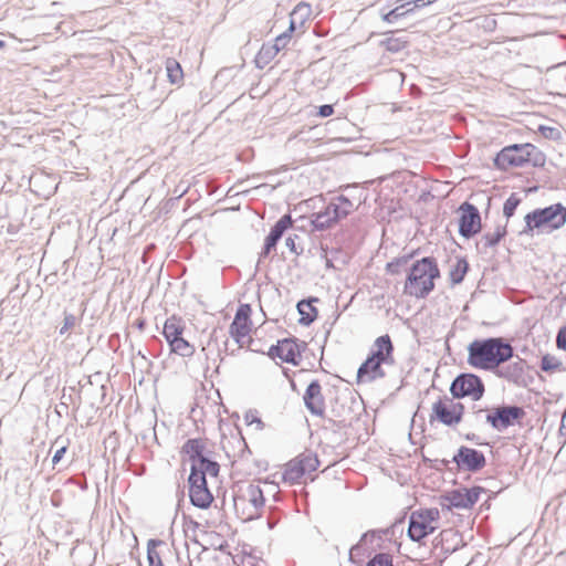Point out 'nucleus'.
<instances>
[{
	"label": "nucleus",
	"instance_id": "obj_41",
	"mask_svg": "<svg viewBox=\"0 0 566 566\" xmlns=\"http://www.w3.org/2000/svg\"><path fill=\"white\" fill-rule=\"evenodd\" d=\"M366 566H394L392 556L388 553H376L366 563Z\"/></svg>",
	"mask_w": 566,
	"mask_h": 566
},
{
	"label": "nucleus",
	"instance_id": "obj_47",
	"mask_svg": "<svg viewBox=\"0 0 566 566\" xmlns=\"http://www.w3.org/2000/svg\"><path fill=\"white\" fill-rule=\"evenodd\" d=\"M247 424H253L255 423L258 426L259 430H262L264 428V422L261 420V418L258 416V412L255 410H249L244 416Z\"/></svg>",
	"mask_w": 566,
	"mask_h": 566
},
{
	"label": "nucleus",
	"instance_id": "obj_39",
	"mask_svg": "<svg viewBox=\"0 0 566 566\" xmlns=\"http://www.w3.org/2000/svg\"><path fill=\"white\" fill-rule=\"evenodd\" d=\"M521 202L522 199L515 192H512L511 196L505 200L503 205V214L507 220L514 216Z\"/></svg>",
	"mask_w": 566,
	"mask_h": 566
},
{
	"label": "nucleus",
	"instance_id": "obj_45",
	"mask_svg": "<svg viewBox=\"0 0 566 566\" xmlns=\"http://www.w3.org/2000/svg\"><path fill=\"white\" fill-rule=\"evenodd\" d=\"M76 324H77V317L74 314H72V313L64 312L63 325L59 329V334L60 335L66 334Z\"/></svg>",
	"mask_w": 566,
	"mask_h": 566
},
{
	"label": "nucleus",
	"instance_id": "obj_61",
	"mask_svg": "<svg viewBox=\"0 0 566 566\" xmlns=\"http://www.w3.org/2000/svg\"><path fill=\"white\" fill-rule=\"evenodd\" d=\"M559 433H560V436H565L566 437V408H565V411L563 412V416H562Z\"/></svg>",
	"mask_w": 566,
	"mask_h": 566
},
{
	"label": "nucleus",
	"instance_id": "obj_15",
	"mask_svg": "<svg viewBox=\"0 0 566 566\" xmlns=\"http://www.w3.org/2000/svg\"><path fill=\"white\" fill-rule=\"evenodd\" d=\"M516 360L507 365H499L492 373L507 382H511L517 387H526L528 385L527 377L525 375V368L527 367L526 360L516 356Z\"/></svg>",
	"mask_w": 566,
	"mask_h": 566
},
{
	"label": "nucleus",
	"instance_id": "obj_49",
	"mask_svg": "<svg viewBox=\"0 0 566 566\" xmlns=\"http://www.w3.org/2000/svg\"><path fill=\"white\" fill-rule=\"evenodd\" d=\"M62 402L61 405L65 406L67 408L69 405L75 406L76 409L81 406V396L80 394L77 396H73L72 394L66 396L65 392L62 395Z\"/></svg>",
	"mask_w": 566,
	"mask_h": 566
},
{
	"label": "nucleus",
	"instance_id": "obj_54",
	"mask_svg": "<svg viewBox=\"0 0 566 566\" xmlns=\"http://www.w3.org/2000/svg\"><path fill=\"white\" fill-rule=\"evenodd\" d=\"M455 537L457 534L453 533L452 530H446V531H442L439 535V537H436L434 538V546L437 547L439 544H443L444 541H448L449 537Z\"/></svg>",
	"mask_w": 566,
	"mask_h": 566
},
{
	"label": "nucleus",
	"instance_id": "obj_62",
	"mask_svg": "<svg viewBox=\"0 0 566 566\" xmlns=\"http://www.w3.org/2000/svg\"><path fill=\"white\" fill-rule=\"evenodd\" d=\"M239 348H243L248 345L247 337H232Z\"/></svg>",
	"mask_w": 566,
	"mask_h": 566
},
{
	"label": "nucleus",
	"instance_id": "obj_59",
	"mask_svg": "<svg viewBox=\"0 0 566 566\" xmlns=\"http://www.w3.org/2000/svg\"><path fill=\"white\" fill-rule=\"evenodd\" d=\"M280 240L276 238H273L272 235L268 234L264 240V244L271 248L273 251L276 249V245Z\"/></svg>",
	"mask_w": 566,
	"mask_h": 566
},
{
	"label": "nucleus",
	"instance_id": "obj_3",
	"mask_svg": "<svg viewBox=\"0 0 566 566\" xmlns=\"http://www.w3.org/2000/svg\"><path fill=\"white\" fill-rule=\"evenodd\" d=\"M545 155L535 145L512 144L503 147L494 157L493 165L499 170L505 171L511 167H524L531 164L533 167L545 165Z\"/></svg>",
	"mask_w": 566,
	"mask_h": 566
},
{
	"label": "nucleus",
	"instance_id": "obj_28",
	"mask_svg": "<svg viewBox=\"0 0 566 566\" xmlns=\"http://www.w3.org/2000/svg\"><path fill=\"white\" fill-rule=\"evenodd\" d=\"M277 53V49H274L271 44H263L255 56V66L258 69H264Z\"/></svg>",
	"mask_w": 566,
	"mask_h": 566
},
{
	"label": "nucleus",
	"instance_id": "obj_58",
	"mask_svg": "<svg viewBox=\"0 0 566 566\" xmlns=\"http://www.w3.org/2000/svg\"><path fill=\"white\" fill-rule=\"evenodd\" d=\"M272 251L273 250L271 248H269L268 245L263 244L262 250L259 253L258 265H260L262 260L266 259L271 254Z\"/></svg>",
	"mask_w": 566,
	"mask_h": 566
},
{
	"label": "nucleus",
	"instance_id": "obj_43",
	"mask_svg": "<svg viewBox=\"0 0 566 566\" xmlns=\"http://www.w3.org/2000/svg\"><path fill=\"white\" fill-rule=\"evenodd\" d=\"M538 132L546 139L558 140L562 138V133L557 127L539 125Z\"/></svg>",
	"mask_w": 566,
	"mask_h": 566
},
{
	"label": "nucleus",
	"instance_id": "obj_9",
	"mask_svg": "<svg viewBox=\"0 0 566 566\" xmlns=\"http://www.w3.org/2000/svg\"><path fill=\"white\" fill-rule=\"evenodd\" d=\"M484 391L485 386L481 377L471 373L458 375L450 385V394L455 399L470 397L478 401L483 397Z\"/></svg>",
	"mask_w": 566,
	"mask_h": 566
},
{
	"label": "nucleus",
	"instance_id": "obj_11",
	"mask_svg": "<svg viewBox=\"0 0 566 566\" xmlns=\"http://www.w3.org/2000/svg\"><path fill=\"white\" fill-rule=\"evenodd\" d=\"M485 492L482 486L460 488L447 492L442 500V505L448 510H469L479 501L480 494Z\"/></svg>",
	"mask_w": 566,
	"mask_h": 566
},
{
	"label": "nucleus",
	"instance_id": "obj_1",
	"mask_svg": "<svg viewBox=\"0 0 566 566\" xmlns=\"http://www.w3.org/2000/svg\"><path fill=\"white\" fill-rule=\"evenodd\" d=\"M467 349L470 366L491 373L515 356L513 346L504 337L474 339Z\"/></svg>",
	"mask_w": 566,
	"mask_h": 566
},
{
	"label": "nucleus",
	"instance_id": "obj_26",
	"mask_svg": "<svg viewBox=\"0 0 566 566\" xmlns=\"http://www.w3.org/2000/svg\"><path fill=\"white\" fill-rule=\"evenodd\" d=\"M165 66L169 82L177 85L181 84L184 81V71L180 63L174 57H168Z\"/></svg>",
	"mask_w": 566,
	"mask_h": 566
},
{
	"label": "nucleus",
	"instance_id": "obj_10",
	"mask_svg": "<svg viewBox=\"0 0 566 566\" xmlns=\"http://www.w3.org/2000/svg\"><path fill=\"white\" fill-rule=\"evenodd\" d=\"M306 343L296 337L279 339L276 344L271 345L266 355L272 358H280L282 361L298 366L302 352L305 350Z\"/></svg>",
	"mask_w": 566,
	"mask_h": 566
},
{
	"label": "nucleus",
	"instance_id": "obj_53",
	"mask_svg": "<svg viewBox=\"0 0 566 566\" xmlns=\"http://www.w3.org/2000/svg\"><path fill=\"white\" fill-rule=\"evenodd\" d=\"M556 345L559 349L566 350V325L559 328L556 336Z\"/></svg>",
	"mask_w": 566,
	"mask_h": 566
},
{
	"label": "nucleus",
	"instance_id": "obj_22",
	"mask_svg": "<svg viewBox=\"0 0 566 566\" xmlns=\"http://www.w3.org/2000/svg\"><path fill=\"white\" fill-rule=\"evenodd\" d=\"M506 224L497 226L494 232H485L481 239V251L486 252L488 249L496 247L501 240L506 235Z\"/></svg>",
	"mask_w": 566,
	"mask_h": 566
},
{
	"label": "nucleus",
	"instance_id": "obj_60",
	"mask_svg": "<svg viewBox=\"0 0 566 566\" xmlns=\"http://www.w3.org/2000/svg\"><path fill=\"white\" fill-rule=\"evenodd\" d=\"M437 0H413V1H410L411 4H413V9L415 8H422V7H426L428 4H431L433 2H436Z\"/></svg>",
	"mask_w": 566,
	"mask_h": 566
},
{
	"label": "nucleus",
	"instance_id": "obj_25",
	"mask_svg": "<svg viewBox=\"0 0 566 566\" xmlns=\"http://www.w3.org/2000/svg\"><path fill=\"white\" fill-rule=\"evenodd\" d=\"M302 462L296 457L291 460L283 472V480L290 484H295L298 480L305 474L304 468H302Z\"/></svg>",
	"mask_w": 566,
	"mask_h": 566
},
{
	"label": "nucleus",
	"instance_id": "obj_30",
	"mask_svg": "<svg viewBox=\"0 0 566 566\" xmlns=\"http://www.w3.org/2000/svg\"><path fill=\"white\" fill-rule=\"evenodd\" d=\"M311 223L313 229L316 231H324L335 226L329 214L324 210L313 213L311 217Z\"/></svg>",
	"mask_w": 566,
	"mask_h": 566
},
{
	"label": "nucleus",
	"instance_id": "obj_7",
	"mask_svg": "<svg viewBox=\"0 0 566 566\" xmlns=\"http://www.w3.org/2000/svg\"><path fill=\"white\" fill-rule=\"evenodd\" d=\"M455 398L448 396L440 397L433 405L430 415V422L437 420L447 427H455L462 421L464 405L454 401Z\"/></svg>",
	"mask_w": 566,
	"mask_h": 566
},
{
	"label": "nucleus",
	"instance_id": "obj_46",
	"mask_svg": "<svg viewBox=\"0 0 566 566\" xmlns=\"http://www.w3.org/2000/svg\"><path fill=\"white\" fill-rule=\"evenodd\" d=\"M423 462H426V463L430 462V468L433 470H437V471H442V470L452 471V468L449 467V464L452 463V459L451 460H447V459L430 460V459L423 457Z\"/></svg>",
	"mask_w": 566,
	"mask_h": 566
},
{
	"label": "nucleus",
	"instance_id": "obj_48",
	"mask_svg": "<svg viewBox=\"0 0 566 566\" xmlns=\"http://www.w3.org/2000/svg\"><path fill=\"white\" fill-rule=\"evenodd\" d=\"M291 38L292 36L290 35L289 32H283L275 38L274 43L271 45L274 46V49H277V52H280L287 45Z\"/></svg>",
	"mask_w": 566,
	"mask_h": 566
},
{
	"label": "nucleus",
	"instance_id": "obj_21",
	"mask_svg": "<svg viewBox=\"0 0 566 566\" xmlns=\"http://www.w3.org/2000/svg\"><path fill=\"white\" fill-rule=\"evenodd\" d=\"M184 326L180 324V321L175 316L169 317L165 324L163 329V335L167 340L168 345L177 340L182 336Z\"/></svg>",
	"mask_w": 566,
	"mask_h": 566
},
{
	"label": "nucleus",
	"instance_id": "obj_64",
	"mask_svg": "<svg viewBox=\"0 0 566 566\" xmlns=\"http://www.w3.org/2000/svg\"><path fill=\"white\" fill-rule=\"evenodd\" d=\"M145 325H146V323H145V321H144V319H138V321L136 322V326H137V328H138V329H144V328H145Z\"/></svg>",
	"mask_w": 566,
	"mask_h": 566
},
{
	"label": "nucleus",
	"instance_id": "obj_34",
	"mask_svg": "<svg viewBox=\"0 0 566 566\" xmlns=\"http://www.w3.org/2000/svg\"><path fill=\"white\" fill-rule=\"evenodd\" d=\"M541 369L545 373H554L564 370L563 363L555 356L545 354L541 359Z\"/></svg>",
	"mask_w": 566,
	"mask_h": 566
},
{
	"label": "nucleus",
	"instance_id": "obj_19",
	"mask_svg": "<svg viewBox=\"0 0 566 566\" xmlns=\"http://www.w3.org/2000/svg\"><path fill=\"white\" fill-rule=\"evenodd\" d=\"M382 366H385V364L373 360L371 358H366L357 370V382H373L377 379L384 378L386 373Z\"/></svg>",
	"mask_w": 566,
	"mask_h": 566
},
{
	"label": "nucleus",
	"instance_id": "obj_17",
	"mask_svg": "<svg viewBox=\"0 0 566 566\" xmlns=\"http://www.w3.org/2000/svg\"><path fill=\"white\" fill-rule=\"evenodd\" d=\"M306 409L314 416H323L325 410V399L322 395V386L317 379L312 380L303 396Z\"/></svg>",
	"mask_w": 566,
	"mask_h": 566
},
{
	"label": "nucleus",
	"instance_id": "obj_57",
	"mask_svg": "<svg viewBox=\"0 0 566 566\" xmlns=\"http://www.w3.org/2000/svg\"><path fill=\"white\" fill-rule=\"evenodd\" d=\"M247 347L254 353H262L264 354L262 347L260 346V340H255L251 337L248 338V345Z\"/></svg>",
	"mask_w": 566,
	"mask_h": 566
},
{
	"label": "nucleus",
	"instance_id": "obj_52",
	"mask_svg": "<svg viewBox=\"0 0 566 566\" xmlns=\"http://www.w3.org/2000/svg\"><path fill=\"white\" fill-rule=\"evenodd\" d=\"M403 524H405V517L397 518L389 527V530L392 531V536L396 538L397 535H402L403 533Z\"/></svg>",
	"mask_w": 566,
	"mask_h": 566
},
{
	"label": "nucleus",
	"instance_id": "obj_38",
	"mask_svg": "<svg viewBox=\"0 0 566 566\" xmlns=\"http://www.w3.org/2000/svg\"><path fill=\"white\" fill-rule=\"evenodd\" d=\"M297 458L302 462L301 464L302 468H304V473H311L319 465V460L315 453H302Z\"/></svg>",
	"mask_w": 566,
	"mask_h": 566
},
{
	"label": "nucleus",
	"instance_id": "obj_16",
	"mask_svg": "<svg viewBox=\"0 0 566 566\" xmlns=\"http://www.w3.org/2000/svg\"><path fill=\"white\" fill-rule=\"evenodd\" d=\"M392 531L394 530H389V527H385V528L369 530V531L365 532L360 536V539L358 541V543H356L355 545H353L349 548V560L352 563L356 564L357 563L356 557L365 555L364 546L367 544H373V542L375 539H377L378 542L392 541L394 539Z\"/></svg>",
	"mask_w": 566,
	"mask_h": 566
},
{
	"label": "nucleus",
	"instance_id": "obj_24",
	"mask_svg": "<svg viewBox=\"0 0 566 566\" xmlns=\"http://www.w3.org/2000/svg\"><path fill=\"white\" fill-rule=\"evenodd\" d=\"M470 269L469 262L465 258H457L454 264L451 265L449 277L452 285H458L463 282Z\"/></svg>",
	"mask_w": 566,
	"mask_h": 566
},
{
	"label": "nucleus",
	"instance_id": "obj_31",
	"mask_svg": "<svg viewBox=\"0 0 566 566\" xmlns=\"http://www.w3.org/2000/svg\"><path fill=\"white\" fill-rule=\"evenodd\" d=\"M293 220L291 214L286 213L282 216L270 229L269 234L277 240H281L284 232L292 227Z\"/></svg>",
	"mask_w": 566,
	"mask_h": 566
},
{
	"label": "nucleus",
	"instance_id": "obj_4",
	"mask_svg": "<svg viewBox=\"0 0 566 566\" xmlns=\"http://www.w3.org/2000/svg\"><path fill=\"white\" fill-rule=\"evenodd\" d=\"M525 227L522 233L530 234L534 230L547 229V232L558 230L566 223V207L554 203L545 208H537L524 217Z\"/></svg>",
	"mask_w": 566,
	"mask_h": 566
},
{
	"label": "nucleus",
	"instance_id": "obj_44",
	"mask_svg": "<svg viewBox=\"0 0 566 566\" xmlns=\"http://www.w3.org/2000/svg\"><path fill=\"white\" fill-rule=\"evenodd\" d=\"M337 205L340 206L343 210L346 211V214L349 216L356 208V203L349 198V196L339 195L334 198Z\"/></svg>",
	"mask_w": 566,
	"mask_h": 566
},
{
	"label": "nucleus",
	"instance_id": "obj_32",
	"mask_svg": "<svg viewBox=\"0 0 566 566\" xmlns=\"http://www.w3.org/2000/svg\"><path fill=\"white\" fill-rule=\"evenodd\" d=\"M170 352L181 357H190L195 353V347L182 336L169 345Z\"/></svg>",
	"mask_w": 566,
	"mask_h": 566
},
{
	"label": "nucleus",
	"instance_id": "obj_40",
	"mask_svg": "<svg viewBox=\"0 0 566 566\" xmlns=\"http://www.w3.org/2000/svg\"><path fill=\"white\" fill-rule=\"evenodd\" d=\"M324 209L335 224L347 217L346 211L337 205L335 199H333Z\"/></svg>",
	"mask_w": 566,
	"mask_h": 566
},
{
	"label": "nucleus",
	"instance_id": "obj_23",
	"mask_svg": "<svg viewBox=\"0 0 566 566\" xmlns=\"http://www.w3.org/2000/svg\"><path fill=\"white\" fill-rule=\"evenodd\" d=\"M311 13V7L307 3L301 2L298 3L293 11L291 12V20L289 29L285 32H289L292 36V33L296 30V22L300 21V24H304Z\"/></svg>",
	"mask_w": 566,
	"mask_h": 566
},
{
	"label": "nucleus",
	"instance_id": "obj_29",
	"mask_svg": "<svg viewBox=\"0 0 566 566\" xmlns=\"http://www.w3.org/2000/svg\"><path fill=\"white\" fill-rule=\"evenodd\" d=\"M410 6H411L410 1L402 3L400 6H397L392 10H390L386 13H382L381 18L385 22L394 23L398 19L403 18V17L408 15L409 13L413 12V8H411Z\"/></svg>",
	"mask_w": 566,
	"mask_h": 566
},
{
	"label": "nucleus",
	"instance_id": "obj_6",
	"mask_svg": "<svg viewBox=\"0 0 566 566\" xmlns=\"http://www.w3.org/2000/svg\"><path fill=\"white\" fill-rule=\"evenodd\" d=\"M440 518L438 509H420L411 512L409 516L407 536L412 542L420 543L437 530L436 523Z\"/></svg>",
	"mask_w": 566,
	"mask_h": 566
},
{
	"label": "nucleus",
	"instance_id": "obj_12",
	"mask_svg": "<svg viewBox=\"0 0 566 566\" xmlns=\"http://www.w3.org/2000/svg\"><path fill=\"white\" fill-rule=\"evenodd\" d=\"M457 472L476 473L486 465L484 453L478 449L461 446L452 457Z\"/></svg>",
	"mask_w": 566,
	"mask_h": 566
},
{
	"label": "nucleus",
	"instance_id": "obj_51",
	"mask_svg": "<svg viewBox=\"0 0 566 566\" xmlns=\"http://www.w3.org/2000/svg\"><path fill=\"white\" fill-rule=\"evenodd\" d=\"M344 190L348 192L347 196H349V198L354 202H355V200L358 201V203L356 206H358L360 203L361 191H359L357 186L347 185L344 187Z\"/></svg>",
	"mask_w": 566,
	"mask_h": 566
},
{
	"label": "nucleus",
	"instance_id": "obj_13",
	"mask_svg": "<svg viewBox=\"0 0 566 566\" xmlns=\"http://www.w3.org/2000/svg\"><path fill=\"white\" fill-rule=\"evenodd\" d=\"M188 484L190 503L200 510L209 509L214 497L208 488L207 478L196 475L195 470H190Z\"/></svg>",
	"mask_w": 566,
	"mask_h": 566
},
{
	"label": "nucleus",
	"instance_id": "obj_35",
	"mask_svg": "<svg viewBox=\"0 0 566 566\" xmlns=\"http://www.w3.org/2000/svg\"><path fill=\"white\" fill-rule=\"evenodd\" d=\"M412 258H413L412 253L395 258L392 261L387 263V265H386L387 273H389L391 275L399 274L401 272V269L405 268Z\"/></svg>",
	"mask_w": 566,
	"mask_h": 566
},
{
	"label": "nucleus",
	"instance_id": "obj_5",
	"mask_svg": "<svg viewBox=\"0 0 566 566\" xmlns=\"http://www.w3.org/2000/svg\"><path fill=\"white\" fill-rule=\"evenodd\" d=\"M181 453L186 454L191 462L190 470H195L196 475H210L217 478L220 472V464L211 458L212 451L206 447V440L201 438H190L181 447Z\"/></svg>",
	"mask_w": 566,
	"mask_h": 566
},
{
	"label": "nucleus",
	"instance_id": "obj_56",
	"mask_svg": "<svg viewBox=\"0 0 566 566\" xmlns=\"http://www.w3.org/2000/svg\"><path fill=\"white\" fill-rule=\"evenodd\" d=\"M66 451H67V446L61 444L60 448L53 454V458H52L53 465L57 464L62 460V458L64 457Z\"/></svg>",
	"mask_w": 566,
	"mask_h": 566
},
{
	"label": "nucleus",
	"instance_id": "obj_36",
	"mask_svg": "<svg viewBox=\"0 0 566 566\" xmlns=\"http://www.w3.org/2000/svg\"><path fill=\"white\" fill-rule=\"evenodd\" d=\"M252 329V323L232 321L229 326L231 337H248Z\"/></svg>",
	"mask_w": 566,
	"mask_h": 566
},
{
	"label": "nucleus",
	"instance_id": "obj_37",
	"mask_svg": "<svg viewBox=\"0 0 566 566\" xmlns=\"http://www.w3.org/2000/svg\"><path fill=\"white\" fill-rule=\"evenodd\" d=\"M408 41L402 38L389 36L384 39L380 44L391 53H398L407 46Z\"/></svg>",
	"mask_w": 566,
	"mask_h": 566
},
{
	"label": "nucleus",
	"instance_id": "obj_55",
	"mask_svg": "<svg viewBox=\"0 0 566 566\" xmlns=\"http://www.w3.org/2000/svg\"><path fill=\"white\" fill-rule=\"evenodd\" d=\"M334 114V106L331 104H324L318 106L317 115L321 117H328Z\"/></svg>",
	"mask_w": 566,
	"mask_h": 566
},
{
	"label": "nucleus",
	"instance_id": "obj_8",
	"mask_svg": "<svg viewBox=\"0 0 566 566\" xmlns=\"http://www.w3.org/2000/svg\"><path fill=\"white\" fill-rule=\"evenodd\" d=\"M525 417L521 406L502 403L488 410L485 421L496 431L502 432L513 427Z\"/></svg>",
	"mask_w": 566,
	"mask_h": 566
},
{
	"label": "nucleus",
	"instance_id": "obj_20",
	"mask_svg": "<svg viewBox=\"0 0 566 566\" xmlns=\"http://www.w3.org/2000/svg\"><path fill=\"white\" fill-rule=\"evenodd\" d=\"M318 302V297L311 296L297 302L296 308L300 314L298 323L303 326H310L317 317L318 311L313 305Z\"/></svg>",
	"mask_w": 566,
	"mask_h": 566
},
{
	"label": "nucleus",
	"instance_id": "obj_14",
	"mask_svg": "<svg viewBox=\"0 0 566 566\" xmlns=\"http://www.w3.org/2000/svg\"><path fill=\"white\" fill-rule=\"evenodd\" d=\"M459 234L464 239H471L481 231V213L479 209L468 201L460 205Z\"/></svg>",
	"mask_w": 566,
	"mask_h": 566
},
{
	"label": "nucleus",
	"instance_id": "obj_2",
	"mask_svg": "<svg viewBox=\"0 0 566 566\" xmlns=\"http://www.w3.org/2000/svg\"><path fill=\"white\" fill-rule=\"evenodd\" d=\"M441 275L433 256L416 260L409 268L403 293L418 300L426 298L436 287L434 281Z\"/></svg>",
	"mask_w": 566,
	"mask_h": 566
},
{
	"label": "nucleus",
	"instance_id": "obj_33",
	"mask_svg": "<svg viewBox=\"0 0 566 566\" xmlns=\"http://www.w3.org/2000/svg\"><path fill=\"white\" fill-rule=\"evenodd\" d=\"M250 503L256 509H261L265 504V497L262 489L259 485L250 484L247 489Z\"/></svg>",
	"mask_w": 566,
	"mask_h": 566
},
{
	"label": "nucleus",
	"instance_id": "obj_18",
	"mask_svg": "<svg viewBox=\"0 0 566 566\" xmlns=\"http://www.w3.org/2000/svg\"><path fill=\"white\" fill-rule=\"evenodd\" d=\"M367 358L380 361L386 366H392L395 364L394 344L388 334L381 335L375 339Z\"/></svg>",
	"mask_w": 566,
	"mask_h": 566
},
{
	"label": "nucleus",
	"instance_id": "obj_27",
	"mask_svg": "<svg viewBox=\"0 0 566 566\" xmlns=\"http://www.w3.org/2000/svg\"><path fill=\"white\" fill-rule=\"evenodd\" d=\"M165 545V542L158 538H150L147 542V560L149 566H164L161 556L157 548Z\"/></svg>",
	"mask_w": 566,
	"mask_h": 566
},
{
	"label": "nucleus",
	"instance_id": "obj_63",
	"mask_svg": "<svg viewBox=\"0 0 566 566\" xmlns=\"http://www.w3.org/2000/svg\"><path fill=\"white\" fill-rule=\"evenodd\" d=\"M231 71H232V67H229V69H222V70H220V71L218 72V74H217V76H216V77H217V78H219V77L226 76V75H227V73H229V72H231Z\"/></svg>",
	"mask_w": 566,
	"mask_h": 566
},
{
	"label": "nucleus",
	"instance_id": "obj_42",
	"mask_svg": "<svg viewBox=\"0 0 566 566\" xmlns=\"http://www.w3.org/2000/svg\"><path fill=\"white\" fill-rule=\"evenodd\" d=\"M252 307L250 304H240L237 308L233 321L252 323L251 321Z\"/></svg>",
	"mask_w": 566,
	"mask_h": 566
},
{
	"label": "nucleus",
	"instance_id": "obj_50",
	"mask_svg": "<svg viewBox=\"0 0 566 566\" xmlns=\"http://www.w3.org/2000/svg\"><path fill=\"white\" fill-rule=\"evenodd\" d=\"M297 239H300V237H298V235H296V234H295V235H293V237H292V235L287 237V238L285 239V245H286V248H287L291 252L295 253L296 255H300V254H302V253H303V248H301V250H297V247H296V240H297Z\"/></svg>",
	"mask_w": 566,
	"mask_h": 566
}]
</instances>
